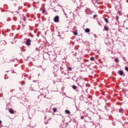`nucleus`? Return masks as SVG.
I'll return each mask as SVG.
<instances>
[{
  "label": "nucleus",
  "instance_id": "21",
  "mask_svg": "<svg viewBox=\"0 0 128 128\" xmlns=\"http://www.w3.org/2000/svg\"><path fill=\"white\" fill-rule=\"evenodd\" d=\"M118 18H119V17H118V16H117L116 17V20H118Z\"/></svg>",
  "mask_w": 128,
  "mask_h": 128
},
{
  "label": "nucleus",
  "instance_id": "8",
  "mask_svg": "<svg viewBox=\"0 0 128 128\" xmlns=\"http://www.w3.org/2000/svg\"><path fill=\"white\" fill-rule=\"evenodd\" d=\"M119 112H121V114H122V112H124V109H122V108L119 109Z\"/></svg>",
  "mask_w": 128,
  "mask_h": 128
},
{
  "label": "nucleus",
  "instance_id": "6",
  "mask_svg": "<svg viewBox=\"0 0 128 128\" xmlns=\"http://www.w3.org/2000/svg\"><path fill=\"white\" fill-rule=\"evenodd\" d=\"M90 32V30L88 28H86L85 30V32Z\"/></svg>",
  "mask_w": 128,
  "mask_h": 128
},
{
  "label": "nucleus",
  "instance_id": "2",
  "mask_svg": "<svg viewBox=\"0 0 128 128\" xmlns=\"http://www.w3.org/2000/svg\"><path fill=\"white\" fill-rule=\"evenodd\" d=\"M32 42V40L30 39H27L26 42V46H30V43Z\"/></svg>",
  "mask_w": 128,
  "mask_h": 128
},
{
  "label": "nucleus",
  "instance_id": "10",
  "mask_svg": "<svg viewBox=\"0 0 128 128\" xmlns=\"http://www.w3.org/2000/svg\"><path fill=\"white\" fill-rule=\"evenodd\" d=\"M72 88H73L74 90H76L77 87H76V86L73 85V86H72Z\"/></svg>",
  "mask_w": 128,
  "mask_h": 128
},
{
  "label": "nucleus",
  "instance_id": "4",
  "mask_svg": "<svg viewBox=\"0 0 128 128\" xmlns=\"http://www.w3.org/2000/svg\"><path fill=\"white\" fill-rule=\"evenodd\" d=\"M9 112H10V114H14V109H10L9 110Z\"/></svg>",
  "mask_w": 128,
  "mask_h": 128
},
{
  "label": "nucleus",
  "instance_id": "17",
  "mask_svg": "<svg viewBox=\"0 0 128 128\" xmlns=\"http://www.w3.org/2000/svg\"><path fill=\"white\" fill-rule=\"evenodd\" d=\"M68 70H72V68L71 67H68Z\"/></svg>",
  "mask_w": 128,
  "mask_h": 128
},
{
  "label": "nucleus",
  "instance_id": "12",
  "mask_svg": "<svg viewBox=\"0 0 128 128\" xmlns=\"http://www.w3.org/2000/svg\"><path fill=\"white\" fill-rule=\"evenodd\" d=\"M56 108H53V112H56Z\"/></svg>",
  "mask_w": 128,
  "mask_h": 128
},
{
  "label": "nucleus",
  "instance_id": "14",
  "mask_svg": "<svg viewBox=\"0 0 128 128\" xmlns=\"http://www.w3.org/2000/svg\"><path fill=\"white\" fill-rule=\"evenodd\" d=\"M94 18H98V15L97 14H95L93 16Z\"/></svg>",
  "mask_w": 128,
  "mask_h": 128
},
{
  "label": "nucleus",
  "instance_id": "25",
  "mask_svg": "<svg viewBox=\"0 0 128 128\" xmlns=\"http://www.w3.org/2000/svg\"><path fill=\"white\" fill-rule=\"evenodd\" d=\"M94 36H96V34H94Z\"/></svg>",
  "mask_w": 128,
  "mask_h": 128
},
{
  "label": "nucleus",
  "instance_id": "7",
  "mask_svg": "<svg viewBox=\"0 0 128 128\" xmlns=\"http://www.w3.org/2000/svg\"><path fill=\"white\" fill-rule=\"evenodd\" d=\"M65 112H66V114H70V110H65Z\"/></svg>",
  "mask_w": 128,
  "mask_h": 128
},
{
  "label": "nucleus",
  "instance_id": "20",
  "mask_svg": "<svg viewBox=\"0 0 128 128\" xmlns=\"http://www.w3.org/2000/svg\"><path fill=\"white\" fill-rule=\"evenodd\" d=\"M42 12L43 14H44V12H46V10H43Z\"/></svg>",
  "mask_w": 128,
  "mask_h": 128
},
{
  "label": "nucleus",
  "instance_id": "22",
  "mask_svg": "<svg viewBox=\"0 0 128 128\" xmlns=\"http://www.w3.org/2000/svg\"><path fill=\"white\" fill-rule=\"evenodd\" d=\"M118 12L119 14H120V10H118Z\"/></svg>",
  "mask_w": 128,
  "mask_h": 128
},
{
  "label": "nucleus",
  "instance_id": "11",
  "mask_svg": "<svg viewBox=\"0 0 128 128\" xmlns=\"http://www.w3.org/2000/svg\"><path fill=\"white\" fill-rule=\"evenodd\" d=\"M73 34H74V36H78V32H73Z\"/></svg>",
  "mask_w": 128,
  "mask_h": 128
},
{
  "label": "nucleus",
  "instance_id": "5",
  "mask_svg": "<svg viewBox=\"0 0 128 128\" xmlns=\"http://www.w3.org/2000/svg\"><path fill=\"white\" fill-rule=\"evenodd\" d=\"M104 30H106V32H108V28L106 27V26H104Z\"/></svg>",
  "mask_w": 128,
  "mask_h": 128
},
{
  "label": "nucleus",
  "instance_id": "9",
  "mask_svg": "<svg viewBox=\"0 0 128 128\" xmlns=\"http://www.w3.org/2000/svg\"><path fill=\"white\" fill-rule=\"evenodd\" d=\"M104 20L106 22H107V24L108 23V18H104Z\"/></svg>",
  "mask_w": 128,
  "mask_h": 128
},
{
  "label": "nucleus",
  "instance_id": "18",
  "mask_svg": "<svg viewBox=\"0 0 128 128\" xmlns=\"http://www.w3.org/2000/svg\"><path fill=\"white\" fill-rule=\"evenodd\" d=\"M125 70H126L127 72H128V67L125 66Z\"/></svg>",
  "mask_w": 128,
  "mask_h": 128
},
{
  "label": "nucleus",
  "instance_id": "24",
  "mask_svg": "<svg viewBox=\"0 0 128 128\" xmlns=\"http://www.w3.org/2000/svg\"><path fill=\"white\" fill-rule=\"evenodd\" d=\"M94 36H96V34H94Z\"/></svg>",
  "mask_w": 128,
  "mask_h": 128
},
{
  "label": "nucleus",
  "instance_id": "23",
  "mask_svg": "<svg viewBox=\"0 0 128 128\" xmlns=\"http://www.w3.org/2000/svg\"><path fill=\"white\" fill-rule=\"evenodd\" d=\"M2 122L0 120V124H2Z\"/></svg>",
  "mask_w": 128,
  "mask_h": 128
},
{
  "label": "nucleus",
  "instance_id": "19",
  "mask_svg": "<svg viewBox=\"0 0 128 128\" xmlns=\"http://www.w3.org/2000/svg\"><path fill=\"white\" fill-rule=\"evenodd\" d=\"M84 116H82L81 117H80V118H81V120H84Z\"/></svg>",
  "mask_w": 128,
  "mask_h": 128
},
{
  "label": "nucleus",
  "instance_id": "15",
  "mask_svg": "<svg viewBox=\"0 0 128 128\" xmlns=\"http://www.w3.org/2000/svg\"><path fill=\"white\" fill-rule=\"evenodd\" d=\"M90 60L92 61L94 60V57H91Z\"/></svg>",
  "mask_w": 128,
  "mask_h": 128
},
{
  "label": "nucleus",
  "instance_id": "16",
  "mask_svg": "<svg viewBox=\"0 0 128 128\" xmlns=\"http://www.w3.org/2000/svg\"><path fill=\"white\" fill-rule=\"evenodd\" d=\"M115 62H118V58H116L115 59Z\"/></svg>",
  "mask_w": 128,
  "mask_h": 128
},
{
  "label": "nucleus",
  "instance_id": "3",
  "mask_svg": "<svg viewBox=\"0 0 128 128\" xmlns=\"http://www.w3.org/2000/svg\"><path fill=\"white\" fill-rule=\"evenodd\" d=\"M118 74L120 75V76H122L124 74V71L120 70L118 71Z\"/></svg>",
  "mask_w": 128,
  "mask_h": 128
},
{
  "label": "nucleus",
  "instance_id": "13",
  "mask_svg": "<svg viewBox=\"0 0 128 128\" xmlns=\"http://www.w3.org/2000/svg\"><path fill=\"white\" fill-rule=\"evenodd\" d=\"M23 20H24V22H26V16H24Z\"/></svg>",
  "mask_w": 128,
  "mask_h": 128
},
{
  "label": "nucleus",
  "instance_id": "1",
  "mask_svg": "<svg viewBox=\"0 0 128 128\" xmlns=\"http://www.w3.org/2000/svg\"><path fill=\"white\" fill-rule=\"evenodd\" d=\"M54 22H60V17L58 16H56L54 18Z\"/></svg>",
  "mask_w": 128,
  "mask_h": 128
}]
</instances>
